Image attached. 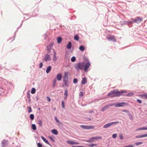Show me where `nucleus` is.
I'll use <instances>...</instances> for the list:
<instances>
[{
	"label": "nucleus",
	"instance_id": "obj_1",
	"mask_svg": "<svg viewBox=\"0 0 147 147\" xmlns=\"http://www.w3.org/2000/svg\"><path fill=\"white\" fill-rule=\"evenodd\" d=\"M90 65L89 61H87L85 64L84 62H79L75 65V67L76 70L79 71L80 69L83 70L84 69L85 72H87Z\"/></svg>",
	"mask_w": 147,
	"mask_h": 147
},
{
	"label": "nucleus",
	"instance_id": "obj_2",
	"mask_svg": "<svg viewBox=\"0 0 147 147\" xmlns=\"http://www.w3.org/2000/svg\"><path fill=\"white\" fill-rule=\"evenodd\" d=\"M125 92V91H119L117 89H114L110 92L108 93L107 94L108 96L112 95L111 97H117L121 95V94Z\"/></svg>",
	"mask_w": 147,
	"mask_h": 147
},
{
	"label": "nucleus",
	"instance_id": "obj_3",
	"mask_svg": "<svg viewBox=\"0 0 147 147\" xmlns=\"http://www.w3.org/2000/svg\"><path fill=\"white\" fill-rule=\"evenodd\" d=\"M142 18L141 17H137L135 19L131 18V25L134 23L138 24L142 22Z\"/></svg>",
	"mask_w": 147,
	"mask_h": 147
},
{
	"label": "nucleus",
	"instance_id": "obj_4",
	"mask_svg": "<svg viewBox=\"0 0 147 147\" xmlns=\"http://www.w3.org/2000/svg\"><path fill=\"white\" fill-rule=\"evenodd\" d=\"M119 123V122L118 121L111 122L108 123L104 125L103 126V127L104 128H107L109 127L110 126H111L113 124H117V123Z\"/></svg>",
	"mask_w": 147,
	"mask_h": 147
},
{
	"label": "nucleus",
	"instance_id": "obj_5",
	"mask_svg": "<svg viewBox=\"0 0 147 147\" xmlns=\"http://www.w3.org/2000/svg\"><path fill=\"white\" fill-rule=\"evenodd\" d=\"M128 105V104L127 102H122L120 103H116L115 107H121L125 106H127Z\"/></svg>",
	"mask_w": 147,
	"mask_h": 147
},
{
	"label": "nucleus",
	"instance_id": "obj_6",
	"mask_svg": "<svg viewBox=\"0 0 147 147\" xmlns=\"http://www.w3.org/2000/svg\"><path fill=\"white\" fill-rule=\"evenodd\" d=\"M80 127L83 129H93L94 128V126L81 125Z\"/></svg>",
	"mask_w": 147,
	"mask_h": 147
},
{
	"label": "nucleus",
	"instance_id": "obj_7",
	"mask_svg": "<svg viewBox=\"0 0 147 147\" xmlns=\"http://www.w3.org/2000/svg\"><path fill=\"white\" fill-rule=\"evenodd\" d=\"M131 20H129L127 21H124L123 23H122V22H121L120 23L121 25L124 24L125 25L127 24L128 25L129 27H131L132 26V25L131 24Z\"/></svg>",
	"mask_w": 147,
	"mask_h": 147
},
{
	"label": "nucleus",
	"instance_id": "obj_8",
	"mask_svg": "<svg viewBox=\"0 0 147 147\" xmlns=\"http://www.w3.org/2000/svg\"><path fill=\"white\" fill-rule=\"evenodd\" d=\"M63 83L62 84V86L63 87H66L69 85V80L68 79H63Z\"/></svg>",
	"mask_w": 147,
	"mask_h": 147
},
{
	"label": "nucleus",
	"instance_id": "obj_9",
	"mask_svg": "<svg viewBox=\"0 0 147 147\" xmlns=\"http://www.w3.org/2000/svg\"><path fill=\"white\" fill-rule=\"evenodd\" d=\"M51 60V57L50 56L47 54H46L44 58V60L45 61H50Z\"/></svg>",
	"mask_w": 147,
	"mask_h": 147
},
{
	"label": "nucleus",
	"instance_id": "obj_10",
	"mask_svg": "<svg viewBox=\"0 0 147 147\" xmlns=\"http://www.w3.org/2000/svg\"><path fill=\"white\" fill-rule=\"evenodd\" d=\"M7 141L5 139L3 140L1 143L2 147H5L7 144Z\"/></svg>",
	"mask_w": 147,
	"mask_h": 147
},
{
	"label": "nucleus",
	"instance_id": "obj_11",
	"mask_svg": "<svg viewBox=\"0 0 147 147\" xmlns=\"http://www.w3.org/2000/svg\"><path fill=\"white\" fill-rule=\"evenodd\" d=\"M53 45V43H51L49 45H48L47 47V51L48 53H49L51 48Z\"/></svg>",
	"mask_w": 147,
	"mask_h": 147
},
{
	"label": "nucleus",
	"instance_id": "obj_12",
	"mask_svg": "<svg viewBox=\"0 0 147 147\" xmlns=\"http://www.w3.org/2000/svg\"><path fill=\"white\" fill-rule=\"evenodd\" d=\"M67 143L68 144L74 145V144H78L79 143L78 142H75L74 141L68 140L67 141Z\"/></svg>",
	"mask_w": 147,
	"mask_h": 147
},
{
	"label": "nucleus",
	"instance_id": "obj_13",
	"mask_svg": "<svg viewBox=\"0 0 147 147\" xmlns=\"http://www.w3.org/2000/svg\"><path fill=\"white\" fill-rule=\"evenodd\" d=\"M147 137V134L137 135L135 136L136 138H141Z\"/></svg>",
	"mask_w": 147,
	"mask_h": 147
},
{
	"label": "nucleus",
	"instance_id": "obj_14",
	"mask_svg": "<svg viewBox=\"0 0 147 147\" xmlns=\"http://www.w3.org/2000/svg\"><path fill=\"white\" fill-rule=\"evenodd\" d=\"M62 78V76L60 73L58 74L56 76V78L57 80L58 81H60Z\"/></svg>",
	"mask_w": 147,
	"mask_h": 147
},
{
	"label": "nucleus",
	"instance_id": "obj_15",
	"mask_svg": "<svg viewBox=\"0 0 147 147\" xmlns=\"http://www.w3.org/2000/svg\"><path fill=\"white\" fill-rule=\"evenodd\" d=\"M107 38L108 40L112 41L113 42H115L116 41L115 37H107Z\"/></svg>",
	"mask_w": 147,
	"mask_h": 147
},
{
	"label": "nucleus",
	"instance_id": "obj_16",
	"mask_svg": "<svg viewBox=\"0 0 147 147\" xmlns=\"http://www.w3.org/2000/svg\"><path fill=\"white\" fill-rule=\"evenodd\" d=\"M53 50L54 52V54L53 57V60L54 61H56L57 60V58L56 56V53L54 49H53Z\"/></svg>",
	"mask_w": 147,
	"mask_h": 147
},
{
	"label": "nucleus",
	"instance_id": "obj_17",
	"mask_svg": "<svg viewBox=\"0 0 147 147\" xmlns=\"http://www.w3.org/2000/svg\"><path fill=\"white\" fill-rule=\"evenodd\" d=\"M87 79L86 77L83 78L81 82V84L83 85H84L87 82Z\"/></svg>",
	"mask_w": 147,
	"mask_h": 147
},
{
	"label": "nucleus",
	"instance_id": "obj_18",
	"mask_svg": "<svg viewBox=\"0 0 147 147\" xmlns=\"http://www.w3.org/2000/svg\"><path fill=\"white\" fill-rule=\"evenodd\" d=\"M55 120L56 122L58 123V124L60 125V126H62V123L61 122H60L59 120L57 119V117H55Z\"/></svg>",
	"mask_w": 147,
	"mask_h": 147
},
{
	"label": "nucleus",
	"instance_id": "obj_19",
	"mask_svg": "<svg viewBox=\"0 0 147 147\" xmlns=\"http://www.w3.org/2000/svg\"><path fill=\"white\" fill-rule=\"evenodd\" d=\"M72 44L71 42L69 41L66 47L68 49H70L71 47Z\"/></svg>",
	"mask_w": 147,
	"mask_h": 147
},
{
	"label": "nucleus",
	"instance_id": "obj_20",
	"mask_svg": "<svg viewBox=\"0 0 147 147\" xmlns=\"http://www.w3.org/2000/svg\"><path fill=\"white\" fill-rule=\"evenodd\" d=\"M41 138L44 142H45L46 144L51 145L49 143L48 140H47L44 137L42 136H41Z\"/></svg>",
	"mask_w": 147,
	"mask_h": 147
},
{
	"label": "nucleus",
	"instance_id": "obj_21",
	"mask_svg": "<svg viewBox=\"0 0 147 147\" xmlns=\"http://www.w3.org/2000/svg\"><path fill=\"white\" fill-rule=\"evenodd\" d=\"M102 137L100 136L95 137H92L90 138V140H97L98 139H101Z\"/></svg>",
	"mask_w": 147,
	"mask_h": 147
},
{
	"label": "nucleus",
	"instance_id": "obj_22",
	"mask_svg": "<svg viewBox=\"0 0 147 147\" xmlns=\"http://www.w3.org/2000/svg\"><path fill=\"white\" fill-rule=\"evenodd\" d=\"M140 97L144 99H147V94H144L140 95Z\"/></svg>",
	"mask_w": 147,
	"mask_h": 147
},
{
	"label": "nucleus",
	"instance_id": "obj_23",
	"mask_svg": "<svg viewBox=\"0 0 147 147\" xmlns=\"http://www.w3.org/2000/svg\"><path fill=\"white\" fill-rule=\"evenodd\" d=\"M68 79L67 72H66L65 73L63 76V79Z\"/></svg>",
	"mask_w": 147,
	"mask_h": 147
},
{
	"label": "nucleus",
	"instance_id": "obj_24",
	"mask_svg": "<svg viewBox=\"0 0 147 147\" xmlns=\"http://www.w3.org/2000/svg\"><path fill=\"white\" fill-rule=\"evenodd\" d=\"M68 95V91L67 90L65 89L64 92V98L65 99H66L67 98Z\"/></svg>",
	"mask_w": 147,
	"mask_h": 147
},
{
	"label": "nucleus",
	"instance_id": "obj_25",
	"mask_svg": "<svg viewBox=\"0 0 147 147\" xmlns=\"http://www.w3.org/2000/svg\"><path fill=\"white\" fill-rule=\"evenodd\" d=\"M51 66H48L46 69V72L47 73H49L50 71L51 70Z\"/></svg>",
	"mask_w": 147,
	"mask_h": 147
},
{
	"label": "nucleus",
	"instance_id": "obj_26",
	"mask_svg": "<svg viewBox=\"0 0 147 147\" xmlns=\"http://www.w3.org/2000/svg\"><path fill=\"white\" fill-rule=\"evenodd\" d=\"M51 132L53 134L55 135H57L58 133L57 131L55 129L52 130Z\"/></svg>",
	"mask_w": 147,
	"mask_h": 147
},
{
	"label": "nucleus",
	"instance_id": "obj_27",
	"mask_svg": "<svg viewBox=\"0 0 147 147\" xmlns=\"http://www.w3.org/2000/svg\"><path fill=\"white\" fill-rule=\"evenodd\" d=\"M62 37H57V42L58 43H60L62 41Z\"/></svg>",
	"mask_w": 147,
	"mask_h": 147
},
{
	"label": "nucleus",
	"instance_id": "obj_28",
	"mask_svg": "<svg viewBox=\"0 0 147 147\" xmlns=\"http://www.w3.org/2000/svg\"><path fill=\"white\" fill-rule=\"evenodd\" d=\"M79 49L80 50L82 51H84V50H85V48L83 46L81 45Z\"/></svg>",
	"mask_w": 147,
	"mask_h": 147
},
{
	"label": "nucleus",
	"instance_id": "obj_29",
	"mask_svg": "<svg viewBox=\"0 0 147 147\" xmlns=\"http://www.w3.org/2000/svg\"><path fill=\"white\" fill-rule=\"evenodd\" d=\"M32 129L34 130H35L36 129V126L35 124H32Z\"/></svg>",
	"mask_w": 147,
	"mask_h": 147
},
{
	"label": "nucleus",
	"instance_id": "obj_30",
	"mask_svg": "<svg viewBox=\"0 0 147 147\" xmlns=\"http://www.w3.org/2000/svg\"><path fill=\"white\" fill-rule=\"evenodd\" d=\"M88 146L90 147H93L94 146H96L97 145L96 144H88Z\"/></svg>",
	"mask_w": 147,
	"mask_h": 147
},
{
	"label": "nucleus",
	"instance_id": "obj_31",
	"mask_svg": "<svg viewBox=\"0 0 147 147\" xmlns=\"http://www.w3.org/2000/svg\"><path fill=\"white\" fill-rule=\"evenodd\" d=\"M134 93L132 92L128 93L126 94V96H131L134 95Z\"/></svg>",
	"mask_w": 147,
	"mask_h": 147
},
{
	"label": "nucleus",
	"instance_id": "obj_32",
	"mask_svg": "<svg viewBox=\"0 0 147 147\" xmlns=\"http://www.w3.org/2000/svg\"><path fill=\"white\" fill-rule=\"evenodd\" d=\"M143 143L142 142H136L134 143V144L136 146H138L142 144Z\"/></svg>",
	"mask_w": 147,
	"mask_h": 147
},
{
	"label": "nucleus",
	"instance_id": "obj_33",
	"mask_svg": "<svg viewBox=\"0 0 147 147\" xmlns=\"http://www.w3.org/2000/svg\"><path fill=\"white\" fill-rule=\"evenodd\" d=\"M36 92V89L34 88H32V89L31 93L32 94H34Z\"/></svg>",
	"mask_w": 147,
	"mask_h": 147
},
{
	"label": "nucleus",
	"instance_id": "obj_34",
	"mask_svg": "<svg viewBox=\"0 0 147 147\" xmlns=\"http://www.w3.org/2000/svg\"><path fill=\"white\" fill-rule=\"evenodd\" d=\"M116 104V103H111V104H110L109 105H107V107H110V106H113L114 105H115V106Z\"/></svg>",
	"mask_w": 147,
	"mask_h": 147
},
{
	"label": "nucleus",
	"instance_id": "obj_35",
	"mask_svg": "<svg viewBox=\"0 0 147 147\" xmlns=\"http://www.w3.org/2000/svg\"><path fill=\"white\" fill-rule=\"evenodd\" d=\"M38 123L40 126L42 127V122L41 120H39Z\"/></svg>",
	"mask_w": 147,
	"mask_h": 147
},
{
	"label": "nucleus",
	"instance_id": "obj_36",
	"mask_svg": "<svg viewBox=\"0 0 147 147\" xmlns=\"http://www.w3.org/2000/svg\"><path fill=\"white\" fill-rule=\"evenodd\" d=\"M30 117L31 120H33L34 119V116L33 114L30 115Z\"/></svg>",
	"mask_w": 147,
	"mask_h": 147
},
{
	"label": "nucleus",
	"instance_id": "obj_37",
	"mask_svg": "<svg viewBox=\"0 0 147 147\" xmlns=\"http://www.w3.org/2000/svg\"><path fill=\"white\" fill-rule=\"evenodd\" d=\"M76 60V58L75 57H73L71 59V61L72 62H74Z\"/></svg>",
	"mask_w": 147,
	"mask_h": 147
},
{
	"label": "nucleus",
	"instance_id": "obj_38",
	"mask_svg": "<svg viewBox=\"0 0 147 147\" xmlns=\"http://www.w3.org/2000/svg\"><path fill=\"white\" fill-rule=\"evenodd\" d=\"M107 106H105L102 109H101V111H104L106 109H107Z\"/></svg>",
	"mask_w": 147,
	"mask_h": 147
},
{
	"label": "nucleus",
	"instance_id": "obj_39",
	"mask_svg": "<svg viewBox=\"0 0 147 147\" xmlns=\"http://www.w3.org/2000/svg\"><path fill=\"white\" fill-rule=\"evenodd\" d=\"M128 115H129V119L131 120H132L133 119V117H132V115H131V113H129L128 114Z\"/></svg>",
	"mask_w": 147,
	"mask_h": 147
},
{
	"label": "nucleus",
	"instance_id": "obj_40",
	"mask_svg": "<svg viewBox=\"0 0 147 147\" xmlns=\"http://www.w3.org/2000/svg\"><path fill=\"white\" fill-rule=\"evenodd\" d=\"M78 82V80L76 78H74L73 79V83L74 84Z\"/></svg>",
	"mask_w": 147,
	"mask_h": 147
},
{
	"label": "nucleus",
	"instance_id": "obj_41",
	"mask_svg": "<svg viewBox=\"0 0 147 147\" xmlns=\"http://www.w3.org/2000/svg\"><path fill=\"white\" fill-rule=\"evenodd\" d=\"M61 106L63 108H64L65 107V103L64 101H62L61 102Z\"/></svg>",
	"mask_w": 147,
	"mask_h": 147
},
{
	"label": "nucleus",
	"instance_id": "obj_42",
	"mask_svg": "<svg viewBox=\"0 0 147 147\" xmlns=\"http://www.w3.org/2000/svg\"><path fill=\"white\" fill-rule=\"evenodd\" d=\"M49 138L53 142H54L55 141L54 139L51 136H49Z\"/></svg>",
	"mask_w": 147,
	"mask_h": 147
},
{
	"label": "nucleus",
	"instance_id": "obj_43",
	"mask_svg": "<svg viewBox=\"0 0 147 147\" xmlns=\"http://www.w3.org/2000/svg\"><path fill=\"white\" fill-rule=\"evenodd\" d=\"M28 108L29 109L28 111V113H30L32 111V109L30 107H28Z\"/></svg>",
	"mask_w": 147,
	"mask_h": 147
},
{
	"label": "nucleus",
	"instance_id": "obj_44",
	"mask_svg": "<svg viewBox=\"0 0 147 147\" xmlns=\"http://www.w3.org/2000/svg\"><path fill=\"white\" fill-rule=\"evenodd\" d=\"M122 111L123 112H125L126 113H128V114L129 113H130L129 111L127 110H122Z\"/></svg>",
	"mask_w": 147,
	"mask_h": 147
},
{
	"label": "nucleus",
	"instance_id": "obj_45",
	"mask_svg": "<svg viewBox=\"0 0 147 147\" xmlns=\"http://www.w3.org/2000/svg\"><path fill=\"white\" fill-rule=\"evenodd\" d=\"M117 134H114L113 135L112 137L113 138H115L117 137Z\"/></svg>",
	"mask_w": 147,
	"mask_h": 147
},
{
	"label": "nucleus",
	"instance_id": "obj_46",
	"mask_svg": "<svg viewBox=\"0 0 147 147\" xmlns=\"http://www.w3.org/2000/svg\"><path fill=\"white\" fill-rule=\"evenodd\" d=\"M37 145L38 147H42V144L40 143H38Z\"/></svg>",
	"mask_w": 147,
	"mask_h": 147
},
{
	"label": "nucleus",
	"instance_id": "obj_47",
	"mask_svg": "<svg viewBox=\"0 0 147 147\" xmlns=\"http://www.w3.org/2000/svg\"><path fill=\"white\" fill-rule=\"evenodd\" d=\"M30 94L28 92L27 93V98L28 99H30Z\"/></svg>",
	"mask_w": 147,
	"mask_h": 147
},
{
	"label": "nucleus",
	"instance_id": "obj_48",
	"mask_svg": "<svg viewBox=\"0 0 147 147\" xmlns=\"http://www.w3.org/2000/svg\"><path fill=\"white\" fill-rule=\"evenodd\" d=\"M86 142H93V140H90V138L89 140H88L86 141Z\"/></svg>",
	"mask_w": 147,
	"mask_h": 147
},
{
	"label": "nucleus",
	"instance_id": "obj_49",
	"mask_svg": "<svg viewBox=\"0 0 147 147\" xmlns=\"http://www.w3.org/2000/svg\"><path fill=\"white\" fill-rule=\"evenodd\" d=\"M119 137L120 139L121 140H123V137L122 134H121L119 135Z\"/></svg>",
	"mask_w": 147,
	"mask_h": 147
},
{
	"label": "nucleus",
	"instance_id": "obj_50",
	"mask_svg": "<svg viewBox=\"0 0 147 147\" xmlns=\"http://www.w3.org/2000/svg\"><path fill=\"white\" fill-rule=\"evenodd\" d=\"M42 63H40L39 64V68H41L42 66Z\"/></svg>",
	"mask_w": 147,
	"mask_h": 147
},
{
	"label": "nucleus",
	"instance_id": "obj_51",
	"mask_svg": "<svg viewBox=\"0 0 147 147\" xmlns=\"http://www.w3.org/2000/svg\"><path fill=\"white\" fill-rule=\"evenodd\" d=\"M137 101L138 102V103H142V101L141 100H140V99H137Z\"/></svg>",
	"mask_w": 147,
	"mask_h": 147
},
{
	"label": "nucleus",
	"instance_id": "obj_52",
	"mask_svg": "<svg viewBox=\"0 0 147 147\" xmlns=\"http://www.w3.org/2000/svg\"><path fill=\"white\" fill-rule=\"evenodd\" d=\"M144 130V127L138 128L136 129L137 131L140 130Z\"/></svg>",
	"mask_w": 147,
	"mask_h": 147
},
{
	"label": "nucleus",
	"instance_id": "obj_53",
	"mask_svg": "<svg viewBox=\"0 0 147 147\" xmlns=\"http://www.w3.org/2000/svg\"><path fill=\"white\" fill-rule=\"evenodd\" d=\"M47 100L49 102H50L51 101V98L49 97H47Z\"/></svg>",
	"mask_w": 147,
	"mask_h": 147
},
{
	"label": "nucleus",
	"instance_id": "obj_54",
	"mask_svg": "<svg viewBox=\"0 0 147 147\" xmlns=\"http://www.w3.org/2000/svg\"><path fill=\"white\" fill-rule=\"evenodd\" d=\"M80 95L81 96H83L84 95L83 92H80Z\"/></svg>",
	"mask_w": 147,
	"mask_h": 147
},
{
	"label": "nucleus",
	"instance_id": "obj_55",
	"mask_svg": "<svg viewBox=\"0 0 147 147\" xmlns=\"http://www.w3.org/2000/svg\"><path fill=\"white\" fill-rule=\"evenodd\" d=\"M56 82H57V80H56V79H55L53 81V83H54V84H55L56 83Z\"/></svg>",
	"mask_w": 147,
	"mask_h": 147
},
{
	"label": "nucleus",
	"instance_id": "obj_56",
	"mask_svg": "<svg viewBox=\"0 0 147 147\" xmlns=\"http://www.w3.org/2000/svg\"><path fill=\"white\" fill-rule=\"evenodd\" d=\"M75 40H79V37H74Z\"/></svg>",
	"mask_w": 147,
	"mask_h": 147
},
{
	"label": "nucleus",
	"instance_id": "obj_57",
	"mask_svg": "<svg viewBox=\"0 0 147 147\" xmlns=\"http://www.w3.org/2000/svg\"><path fill=\"white\" fill-rule=\"evenodd\" d=\"M134 146L132 145H129L125 146V147H133Z\"/></svg>",
	"mask_w": 147,
	"mask_h": 147
},
{
	"label": "nucleus",
	"instance_id": "obj_58",
	"mask_svg": "<svg viewBox=\"0 0 147 147\" xmlns=\"http://www.w3.org/2000/svg\"><path fill=\"white\" fill-rule=\"evenodd\" d=\"M106 37H114V36L113 35H108Z\"/></svg>",
	"mask_w": 147,
	"mask_h": 147
},
{
	"label": "nucleus",
	"instance_id": "obj_59",
	"mask_svg": "<svg viewBox=\"0 0 147 147\" xmlns=\"http://www.w3.org/2000/svg\"><path fill=\"white\" fill-rule=\"evenodd\" d=\"M55 84L53 83V88H54L55 86Z\"/></svg>",
	"mask_w": 147,
	"mask_h": 147
},
{
	"label": "nucleus",
	"instance_id": "obj_60",
	"mask_svg": "<svg viewBox=\"0 0 147 147\" xmlns=\"http://www.w3.org/2000/svg\"><path fill=\"white\" fill-rule=\"evenodd\" d=\"M144 130H147V127H144Z\"/></svg>",
	"mask_w": 147,
	"mask_h": 147
},
{
	"label": "nucleus",
	"instance_id": "obj_61",
	"mask_svg": "<svg viewBox=\"0 0 147 147\" xmlns=\"http://www.w3.org/2000/svg\"><path fill=\"white\" fill-rule=\"evenodd\" d=\"M74 37H79L78 35V34L75 35L74 36Z\"/></svg>",
	"mask_w": 147,
	"mask_h": 147
},
{
	"label": "nucleus",
	"instance_id": "obj_62",
	"mask_svg": "<svg viewBox=\"0 0 147 147\" xmlns=\"http://www.w3.org/2000/svg\"><path fill=\"white\" fill-rule=\"evenodd\" d=\"M36 99L37 100H38V97H36Z\"/></svg>",
	"mask_w": 147,
	"mask_h": 147
},
{
	"label": "nucleus",
	"instance_id": "obj_63",
	"mask_svg": "<svg viewBox=\"0 0 147 147\" xmlns=\"http://www.w3.org/2000/svg\"><path fill=\"white\" fill-rule=\"evenodd\" d=\"M93 112V111H90V113H92V112Z\"/></svg>",
	"mask_w": 147,
	"mask_h": 147
},
{
	"label": "nucleus",
	"instance_id": "obj_64",
	"mask_svg": "<svg viewBox=\"0 0 147 147\" xmlns=\"http://www.w3.org/2000/svg\"><path fill=\"white\" fill-rule=\"evenodd\" d=\"M38 109V110H39L40 109V108H39Z\"/></svg>",
	"mask_w": 147,
	"mask_h": 147
}]
</instances>
